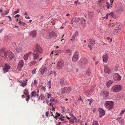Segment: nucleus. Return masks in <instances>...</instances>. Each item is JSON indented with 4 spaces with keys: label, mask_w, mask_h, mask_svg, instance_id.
Wrapping results in <instances>:
<instances>
[{
    "label": "nucleus",
    "mask_w": 125,
    "mask_h": 125,
    "mask_svg": "<svg viewBox=\"0 0 125 125\" xmlns=\"http://www.w3.org/2000/svg\"><path fill=\"white\" fill-rule=\"evenodd\" d=\"M0 55L7 60H12L14 59V54L10 51H8L6 52L5 50L1 49L0 51Z\"/></svg>",
    "instance_id": "obj_1"
},
{
    "label": "nucleus",
    "mask_w": 125,
    "mask_h": 125,
    "mask_svg": "<svg viewBox=\"0 0 125 125\" xmlns=\"http://www.w3.org/2000/svg\"><path fill=\"white\" fill-rule=\"evenodd\" d=\"M122 88V87L120 85H117L113 86L111 90L114 93H117L121 91Z\"/></svg>",
    "instance_id": "obj_2"
},
{
    "label": "nucleus",
    "mask_w": 125,
    "mask_h": 125,
    "mask_svg": "<svg viewBox=\"0 0 125 125\" xmlns=\"http://www.w3.org/2000/svg\"><path fill=\"white\" fill-rule=\"evenodd\" d=\"M114 105V102L112 101L105 102V106L106 108L108 109H111L113 108Z\"/></svg>",
    "instance_id": "obj_3"
},
{
    "label": "nucleus",
    "mask_w": 125,
    "mask_h": 125,
    "mask_svg": "<svg viewBox=\"0 0 125 125\" xmlns=\"http://www.w3.org/2000/svg\"><path fill=\"white\" fill-rule=\"evenodd\" d=\"M34 51L36 53L39 54H41L43 52L42 48L38 44H37L35 46Z\"/></svg>",
    "instance_id": "obj_4"
},
{
    "label": "nucleus",
    "mask_w": 125,
    "mask_h": 125,
    "mask_svg": "<svg viewBox=\"0 0 125 125\" xmlns=\"http://www.w3.org/2000/svg\"><path fill=\"white\" fill-rule=\"evenodd\" d=\"M113 77L115 80L119 81L121 79V76L118 73H116L113 75Z\"/></svg>",
    "instance_id": "obj_5"
},
{
    "label": "nucleus",
    "mask_w": 125,
    "mask_h": 125,
    "mask_svg": "<svg viewBox=\"0 0 125 125\" xmlns=\"http://www.w3.org/2000/svg\"><path fill=\"white\" fill-rule=\"evenodd\" d=\"M78 55L79 53L78 52H76L74 53V54L72 58L73 62H75L77 61L78 59Z\"/></svg>",
    "instance_id": "obj_6"
},
{
    "label": "nucleus",
    "mask_w": 125,
    "mask_h": 125,
    "mask_svg": "<svg viewBox=\"0 0 125 125\" xmlns=\"http://www.w3.org/2000/svg\"><path fill=\"white\" fill-rule=\"evenodd\" d=\"M89 43L88 45V47L90 48V49L91 50L92 49V46H93L95 44V41L94 40L89 39Z\"/></svg>",
    "instance_id": "obj_7"
},
{
    "label": "nucleus",
    "mask_w": 125,
    "mask_h": 125,
    "mask_svg": "<svg viewBox=\"0 0 125 125\" xmlns=\"http://www.w3.org/2000/svg\"><path fill=\"white\" fill-rule=\"evenodd\" d=\"M24 65L23 61L22 60H20L17 66V68L19 70H21V69L23 67Z\"/></svg>",
    "instance_id": "obj_8"
},
{
    "label": "nucleus",
    "mask_w": 125,
    "mask_h": 125,
    "mask_svg": "<svg viewBox=\"0 0 125 125\" xmlns=\"http://www.w3.org/2000/svg\"><path fill=\"white\" fill-rule=\"evenodd\" d=\"M10 68V67L9 65L7 64H5V67L3 69V71L4 73H6L8 72Z\"/></svg>",
    "instance_id": "obj_9"
},
{
    "label": "nucleus",
    "mask_w": 125,
    "mask_h": 125,
    "mask_svg": "<svg viewBox=\"0 0 125 125\" xmlns=\"http://www.w3.org/2000/svg\"><path fill=\"white\" fill-rule=\"evenodd\" d=\"M57 36V34L55 33L54 31H52L49 33V37L50 38H52L54 37H56Z\"/></svg>",
    "instance_id": "obj_10"
},
{
    "label": "nucleus",
    "mask_w": 125,
    "mask_h": 125,
    "mask_svg": "<svg viewBox=\"0 0 125 125\" xmlns=\"http://www.w3.org/2000/svg\"><path fill=\"white\" fill-rule=\"evenodd\" d=\"M57 65L58 67L61 68L64 66V62L62 60L60 61L57 63Z\"/></svg>",
    "instance_id": "obj_11"
},
{
    "label": "nucleus",
    "mask_w": 125,
    "mask_h": 125,
    "mask_svg": "<svg viewBox=\"0 0 125 125\" xmlns=\"http://www.w3.org/2000/svg\"><path fill=\"white\" fill-rule=\"evenodd\" d=\"M109 92L108 91H104L103 93V95L104 98L105 99H106L108 96Z\"/></svg>",
    "instance_id": "obj_12"
},
{
    "label": "nucleus",
    "mask_w": 125,
    "mask_h": 125,
    "mask_svg": "<svg viewBox=\"0 0 125 125\" xmlns=\"http://www.w3.org/2000/svg\"><path fill=\"white\" fill-rule=\"evenodd\" d=\"M102 58L103 62H106L108 60V55L107 54H105L103 56Z\"/></svg>",
    "instance_id": "obj_13"
},
{
    "label": "nucleus",
    "mask_w": 125,
    "mask_h": 125,
    "mask_svg": "<svg viewBox=\"0 0 125 125\" xmlns=\"http://www.w3.org/2000/svg\"><path fill=\"white\" fill-rule=\"evenodd\" d=\"M66 81L64 78H62L60 80V84L61 85L63 86L66 82Z\"/></svg>",
    "instance_id": "obj_14"
},
{
    "label": "nucleus",
    "mask_w": 125,
    "mask_h": 125,
    "mask_svg": "<svg viewBox=\"0 0 125 125\" xmlns=\"http://www.w3.org/2000/svg\"><path fill=\"white\" fill-rule=\"evenodd\" d=\"M47 70V68L46 67L42 68L40 70V72L42 75H43L44 73L46 72Z\"/></svg>",
    "instance_id": "obj_15"
},
{
    "label": "nucleus",
    "mask_w": 125,
    "mask_h": 125,
    "mask_svg": "<svg viewBox=\"0 0 125 125\" xmlns=\"http://www.w3.org/2000/svg\"><path fill=\"white\" fill-rule=\"evenodd\" d=\"M37 35L36 31L35 30H33L31 32L30 34V35L32 37H35Z\"/></svg>",
    "instance_id": "obj_16"
},
{
    "label": "nucleus",
    "mask_w": 125,
    "mask_h": 125,
    "mask_svg": "<svg viewBox=\"0 0 125 125\" xmlns=\"http://www.w3.org/2000/svg\"><path fill=\"white\" fill-rule=\"evenodd\" d=\"M105 113V112L104 110H99V117H100L104 115Z\"/></svg>",
    "instance_id": "obj_17"
},
{
    "label": "nucleus",
    "mask_w": 125,
    "mask_h": 125,
    "mask_svg": "<svg viewBox=\"0 0 125 125\" xmlns=\"http://www.w3.org/2000/svg\"><path fill=\"white\" fill-rule=\"evenodd\" d=\"M104 71L105 73L108 74L110 72V70L107 66H106L104 67Z\"/></svg>",
    "instance_id": "obj_18"
},
{
    "label": "nucleus",
    "mask_w": 125,
    "mask_h": 125,
    "mask_svg": "<svg viewBox=\"0 0 125 125\" xmlns=\"http://www.w3.org/2000/svg\"><path fill=\"white\" fill-rule=\"evenodd\" d=\"M40 54L35 53H33V58L34 60H37L40 57Z\"/></svg>",
    "instance_id": "obj_19"
},
{
    "label": "nucleus",
    "mask_w": 125,
    "mask_h": 125,
    "mask_svg": "<svg viewBox=\"0 0 125 125\" xmlns=\"http://www.w3.org/2000/svg\"><path fill=\"white\" fill-rule=\"evenodd\" d=\"M38 97L39 96V94H37L36 92L35 91H32L31 93V97H35L36 96V95Z\"/></svg>",
    "instance_id": "obj_20"
},
{
    "label": "nucleus",
    "mask_w": 125,
    "mask_h": 125,
    "mask_svg": "<svg viewBox=\"0 0 125 125\" xmlns=\"http://www.w3.org/2000/svg\"><path fill=\"white\" fill-rule=\"evenodd\" d=\"M78 33L77 31H76L75 33L73 35V36L72 37V39H71V40L72 41V40H73L75 39V37L78 35Z\"/></svg>",
    "instance_id": "obj_21"
},
{
    "label": "nucleus",
    "mask_w": 125,
    "mask_h": 125,
    "mask_svg": "<svg viewBox=\"0 0 125 125\" xmlns=\"http://www.w3.org/2000/svg\"><path fill=\"white\" fill-rule=\"evenodd\" d=\"M56 115H55V116H54V117L55 118L59 119V117L61 118L62 116V115H61V114H59L57 112L56 113Z\"/></svg>",
    "instance_id": "obj_22"
},
{
    "label": "nucleus",
    "mask_w": 125,
    "mask_h": 125,
    "mask_svg": "<svg viewBox=\"0 0 125 125\" xmlns=\"http://www.w3.org/2000/svg\"><path fill=\"white\" fill-rule=\"evenodd\" d=\"M113 83V81L111 80L109 81L106 83V85L108 87H109Z\"/></svg>",
    "instance_id": "obj_23"
},
{
    "label": "nucleus",
    "mask_w": 125,
    "mask_h": 125,
    "mask_svg": "<svg viewBox=\"0 0 125 125\" xmlns=\"http://www.w3.org/2000/svg\"><path fill=\"white\" fill-rule=\"evenodd\" d=\"M27 80H26L23 81L20 85L22 87H24L26 85H27Z\"/></svg>",
    "instance_id": "obj_24"
},
{
    "label": "nucleus",
    "mask_w": 125,
    "mask_h": 125,
    "mask_svg": "<svg viewBox=\"0 0 125 125\" xmlns=\"http://www.w3.org/2000/svg\"><path fill=\"white\" fill-rule=\"evenodd\" d=\"M116 120L118 121L119 123L121 124H123L124 120L122 119L121 118H118Z\"/></svg>",
    "instance_id": "obj_25"
},
{
    "label": "nucleus",
    "mask_w": 125,
    "mask_h": 125,
    "mask_svg": "<svg viewBox=\"0 0 125 125\" xmlns=\"http://www.w3.org/2000/svg\"><path fill=\"white\" fill-rule=\"evenodd\" d=\"M23 93L26 96H28L29 95V93L28 90L26 88L24 90Z\"/></svg>",
    "instance_id": "obj_26"
},
{
    "label": "nucleus",
    "mask_w": 125,
    "mask_h": 125,
    "mask_svg": "<svg viewBox=\"0 0 125 125\" xmlns=\"http://www.w3.org/2000/svg\"><path fill=\"white\" fill-rule=\"evenodd\" d=\"M15 50L18 52H20L21 51L22 49L21 47H18L17 48H15Z\"/></svg>",
    "instance_id": "obj_27"
},
{
    "label": "nucleus",
    "mask_w": 125,
    "mask_h": 125,
    "mask_svg": "<svg viewBox=\"0 0 125 125\" xmlns=\"http://www.w3.org/2000/svg\"><path fill=\"white\" fill-rule=\"evenodd\" d=\"M37 63V62L36 61H33L29 63V65L30 66H31L33 65H35Z\"/></svg>",
    "instance_id": "obj_28"
},
{
    "label": "nucleus",
    "mask_w": 125,
    "mask_h": 125,
    "mask_svg": "<svg viewBox=\"0 0 125 125\" xmlns=\"http://www.w3.org/2000/svg\"><path fill=\"white\" fill-rule=\"evenodd\" d=\"M43 99L44 100L45 99V97L44 95L43 94H41L39 96V100H42Z\"/></svg>",
    "instance_id": "obj_29"
},
{
    "label": "nucleus",
    "mask_w": 125,
    "mask_h": 125,
    "mask_svg": "<svg viewBox=\"0 0 125 125\" xmlns=\"http://www.w3.org/2000/svg\"><path fill=\"white\" fill-rule=\"evenodd\" d=\"M65 88L66 90V92L67 93H69L71 90V89L70 87H66Z\"/></svg>",
    "instance_id": "obj_30"
},
{
    "label": "nucleus",
    "mask_w": 125,
    "mask_h": 125,
    "mask_svg": "<svg viewBox=\"0 0 125 125\" xmlns=\"http://www.w3.org/2000/svg\"><path fill=\"white\" fill-rule=\"evenodd\" d=\"M61 92L62 94L65 93L66 92V90L65 87L62 88L61 89Z\"/></svg>",
    "instance_id": "obj_31"
},
{
    "label": "nucleus",
    "mask_w": 125,
    "mask_h": 125,
    "mask_svg": "<svg viewBox=\"0 0 125 125\" xmlns=\"http://www.w3.org/2000/svg\"><path fill=\"white\" fill-rule=\"evenodd\" d=\"M81 21V23L82 24H85V23L86 21L83 18H81L80 20Z\"/></svg>",
    "instance_id": "obj_32"
},
{
    "label": "nucleus",
    "mask_w": 125,
    "mask_h": 125,
    "mask_svg": "<svg viewBox=\"0 0 125 125\" xmlns=\"http://www.w3.org/2000/svg\"><path fill=\"white\" fill-rule=\"evenodd\" d=\"M81 18H75L74 19L75 22L76 23L78 22L81 20Z\"/></svg>",
    "instance_id": "obj_33"
},
{
    "label": "nucleus",
    "mask_w": 125,
    "mask_h": 125,
    "mask_svg": "<svg viewBox=\"0 0 125 125\" xmlns=\"http://www.w3.org/2000/svg\"><path fill=\"white\" fill-rule=\"evenodd\" d=\"M120 31V30L119 29H115V31L114 32V33L115 34V35H117L119 33Z\"/></svg>",
    "instance_id": "obj_34"
},
{
    "label": "nucleus",
    "mask_w": 125,
    "mask_h": 125,
    "mask_svg": "<svg viewBox=\"0 0 125 125\" xmlns=\"http://www.w3.org/2000/svg\"><path fill=\"white\" fill-rule=\"evenodd\" d=\"M18 24L20 26H24L25 24V23L22 22L21 21H20L18 22Z\"/></svg>",
    "instance_id": "obj_35"
},
{
    "label": "nucleus",
    "mask_w": 125,
    "mask_h": 125,
    "mask_svg": "<svg viewBox=\"0 0 125 125\" xmlns=\"http://www.w3.org/2000/svg\"><path fill=\"white\" fill-rule=\"evenodd\" d=\"M66 53L68 55H69V56H70L71 55V52L70 50H67Z\"/></svg>",
    "instance_id": "obj_36"
},
{
    "label": "nucleus",
    "mask_w": 125,
    "mask_h": 125,
    "mask_svg": "<svg viewBox=\"0 0 125 125\" xmlns=\"http://www.w3.org/2000/svg\"><path fill=\"white\" fill-rule=\"evenodd\" d=\"M88 15V17L90 19H91L93 17V15L91 12H89Z\"/></svg>",
    "instance_id": "obj_37"
},
{
    "label": "nucleus",
    "mask_w": 125,
    "mask_h": 125,
    "mask_svg": "<svg viewBox=\"0 0 125 125\" xmlns=\"http://www.w3.org/2000/svg\"><path fill=\"white\" fill-rule=\"evenodd\" d=\"M28 55L25 54L24 56V60L25 61L27 60L28 59Z\"/></svg>",
    "instance_id": "obj_38"
},
{
    "label": "nucleus",
    "mask_w": 125,
    "mask_h": 125,
    "mask_svg": "<svg viewBox=\"0 0 125 125\" xmlns=\"http://www.w3.org/2000/svg\"><path fill=\"white\" fill-rule=\"evenodd\" d=\"M87 100L89 101H90V102L89 104V105H90L92 103L93 101V100L92 99H87Z\"/></svg>",
    "instance_id": "obj_39"
},
{
    "label": "nucleus",
    "mask_w": 125,
    "mask_h": 125,
    "mask_svg": "<svg viewBox=\"0 0 125 125\" xmlns=\"http://www.w3.org/2000/svg\"><path fill=\"white\" fill-rule=\"evenodd\" d=\"M106 4L107 5V8L108 9L109 8H111L112 6H110V4L109 2H107L106 3Z\"/></svg>",
    "instance_id": "obj_40"
},
{
    "label": "nucleus",
    "mask_w": 125,
    "mask_h": 125,
    "mask_svg": "<svg viewBox=\"0 0 125 125\" xmlns=\"http://www.w3.org/2000/svg\"><path fill=\"white\" fill-rule=\"evenodd\" d=\"M93 125H98V122L97 121H94V122L93 124Z\"/></svg>",
    "instance_id": "obj_41"
},
{
    "label": "nucleus",
    "mask_w": 125,
    "mask_h": 125,
    "mask_svg": "<svg viewBox=\"0 0 125 125\" xmlns=\"http://www.w3.org/2000/svg\"><path fill=\"white\" fill-rule=\"evenodd\" d=\"M109 15L111 16V17H112L113 18L114 16V14L113 12H111L109 14Z\"/></svg>",
    "instance_id": "obj_42"
},
{
    "label": "nucleus",
    "mask_w": 125,
    "mask_h": 125,
    "mask_svg": "<svg viewBox=\"0 0 125 125\" xmlns=\"http://www.w3.org/2000/svg\"><path fill=\"white\" fill-rule=\"evenodd\" d=\"M5 13L4 14L3 13V14L4 15H5L7 14L9 12V10H5Z\"/></svg>",
    "instance_id": "obj_43"
},
{
    "label": "nucleus",
    "mask_w": 125,
    "mask_h": 125,
    "mask_svg": "<svg viewBox=\"0 0 125 125\" xmlns=\"http://www.w3.org/2000/svg\"><path fill=\"white\" fill-rule=\"evenodd\" d=\"M46 94H47V96L48 99L51 96V94H49L48 93H47Z\"/></svg>",
    "instance_id": "obj_44"
},
{
    "label": "nucleus",
    "mask_w": 125,
    "mask_h": 125,
    "mask_svg": "<svg viewBox=\"0 0 125 125\" xmlns=\"http://www.w3.org/2000/svg\"><path fill=\"white\" fill-rule=\"evenodd\" d=\"M124 112H125L124 110L122 111H121V112L120 114V116H121L122 115V114L124 113Z\"/></svg>",
    "instance_id": "obj_45"
},
{
    "label": "nucleus",
    "mask_w": 125,
    "mask_h": 125,
    "mask_svg": "<svg viewBox=\"0 0 125 125\" xmlns=\"http://www.w3.org/2000/svg\"><path fill=\"white\" fill-rule=\"evenodd\" d=\"M59 119L61 120V121H64V117H63V116H62V117H61V118H59Z\"/></svg>",
    "instance_id": "obj_46"
},
{
    "label": "nucleus",
    "mask_w": 125,
    "mask_h": 125,
    "mask_svg": "<svg viewBox=\"0 0 125 125\" xmlns=\"http://www.w3.org/2000/svg\"><path fill=\"white\" fill-rule=\"evenodd\" d=\"M53 110H52L51 111H52V112H51V116H53V117H54V116H55V115H53V112H54V111Z\"/></svg>",
    "instance_id": "obj_47"
},
{
    "label": "nucleus",
    "mask_w": 125,
    "mask_h": 125,
    "mask_svg": "<svg viewBox=\"0 0 125 125\" xmlns=\"http://www.w3.org/2000/svg\"><path fill=\"white\" fill-rule=\"evenodd\" d=\"M74 20V19H72V21L70 22V23L71 24H73V22L75 21Z\"/></svg>",
    "instance_id": "obj_48"
},
{
    "label": "nucleus",
    "mask_w": 125,
    "mask_h": 125,
    "mask_svg": "<svg viewBox=\"0 0 125 125\" xmlns=\"http://www.w3.org/2000/svg\"><path fill=\"white\" fill-rule=\"evenodd\" d=\"M107 39L109 41L110 40L111 42H112V39L111 38H110L109 37H108L107 38Z\"/></svg>",
    "instance_id": "obj_49"
},
{
    "label": "nucleus",
    "mask_w": 125,
    "mask_h": 125,
    "mask_svg": "<svg viewBox=\"0 0 125 125\" xmlns=\"http://www.w3.org/2000/svg\"><path fill=\"white\" fill-rule=\"evenodd\" d=\"M6 17H8L9 18V19L10 20V21H12V20L11 18V17L10 16H6Z\"/></svg>",
    "instance_id": "obj_50"
},
{
    "label": "nucleus",
    "mask_w": 125,
    "mask_h": 125,
    "mask_svg": "<svg viewBox=\"0 0 125 125\" xmlns=\"http://www.w3.org/2000/svg\"><path fill=\"white\" fill-rule=\"evenodd\" d=\"M54 98H52L50 100V101L51 102H53L54 100Z\"/></svg>",
    "instance_id": "obj_51"
},
{
    "label": "nucleus",
    "mask_w": 125,
    "mask_h": 125,
    "mask_svg": "<svg viewBox=\"0 0 125 125\" xmlns=\"http://www.w3.org/2000/svg\"><path fill=\"white\" fill-rule=\"evenodd\" d=\"M27 97L28 98L26 100V101H28L30 99V97L29 96H27Z\"/></svg>",
    "instance_id": "obj_52"
},
{
    "label": "nucleus",
    "mask_w": 125,
    "mask_h": 125,
    "mask_svg": "<svg viewBox=\"0 0 125 125\" xmlns=\"http://www.w3.org/2000/svg\"><path fill=\"white\" fill-rule=\"evenodd\" d=\"M19 9L17 10L16 11H14V14H16V13H19Z\"/></svg>",
    "instance_id": "obj_53"
},
{
    "label": "nucleus",
    "mask_w": 125,
    "mask_h": 125,
    "mask_svg": "<svg viewBox=\"0 0 125 125\" xmlns=\"http://www.w3.org/2000/svg\"><path fill=\"white\" fill-rule=\"evenodd\" d=\"M49 112L48 111L46 113V115L47 117H48L49 116Z\"/></svg>",
    "instance_id": "obj_54"
},
{
    "label": "nucleus",
    "mask_w": 125,
    "mask_h": 125,
    "mask_svg": "<svg viewBox=\"0 0 125 125\" xmlns=\"http://www.w3.org/2000/svg\"><path fill=\"white\" fill-rule=\"evenodd\" d=\"M36 69H37V68H36L35 69L33 70H32V73L33 74H34V73H36L35 71H36Z\"/></svg>",
    "instance_id": "obj_55"
},
{
    "label": "nucleus",
    "mask_w": 125,
    "mask_h": 125,
    "mask_svg": "<svg viewBox=\"0 0 125 125\" xmlns=\"http://www.w3.org/2000/svg\"><path fill=\"white\" fill-rule=\"evenodd\" d=\"M51 80L49 81L48 82V83L49 85H51Z\"/></svg>",
    "instance_id": "obj_56"
},
{
    "label": "nucleus",
    "mask_w": 125,
    "mask_h": 125,
    "mask_svg": "<svg viewBox=\"0 0 125 125\" xmlns=\"http://www.w3.org/2000/svg\"><path fill=\"white\" fill-rule=\"evenodd\" d=\"M86 75H89L90 74V73L89 72H87L86 73Z\"/></svg>",
    "instance_id": "obj_57"
},
{
    "label": "nucleus",
    "mask_w": 125,
    "mask_h": 125,
    "mask_svg": "<svg viewBox=\"0 0 125 125\" xmlns=\"http://www.w3.org/2000/svg\"><path fill=\"white\" fill-rule=\"evenodd\" d=\"M42 88L44 90H45L46 89L45 87L44 86H42Z\"/></svg>",
    "instance_id": "obj_58"
},
{
    "label": "nucleus",
    "mask_w": 125,
    "mask_h": 125,
    "mask_svg": "<svg viewBox=\"0 0 125 125\" xmlns=\"http://www.w3.org/2000/svg\"><path fill=\"white\" fill-rule=\"evenodd\" d=\"M34 83L35 84H36L37 83V81L36 79L34 80Z\"/></svg>",
    "instance_id": "obj_59"
},
{
    "label": "nucleus",
    "mask_w": 125,
    "mask_h": 125,
    "mask_svg": "<svg viewBox=\"0 0 125 125\" xmlns=\"http://www.w3.org/2000/svg\"><path fill=\"white\" fill-rule=\"evenodd\" d=\"M51 22L52 23V24L53 25H54L55 24V22H54V21H51Z\"/></svg>",
    "instance_id": "obj_60"
},
{
    "label": "nucleus",
    "mask_w": 125,
    "mask_h": 125,
    "mask_svg": "<svg viewBox=\"0 0 125 125\" xmlns=\"http://www.w3.org/2000/svg\"><path fill=\"white\" fill-rule=\"evenodd\" d=\"M20 16V15L18 14H17L16 16H15V18H17V17H19Z\"/></svg>",
    "instance_id": "obj_61"
},
{
    "label": "nucleus",
    "mask_w": 125,
    "mask_h": 125,
    "mask_svg": "<svg viewBox=\"0 0 125 125\" xmlns=\"http://www.w3.org/2000/svg\"><path fill=\"white\" fill-rule=\"evenodd\" d=\"M61 108L62 109H64L65 108V107L64 106H61Z\"/></svg>",
    "instance_id": "obj_62"
},
{
    "label": "nucleus",
    "mask_w": 125,
    "mask_h": 125,
    "mask_svg": "<svg viewBox=\"0 0 125 125\" xmlns=\"http://www.w3.org/2000/svg\"><path fill=\"white\" fill-rule=\"evenodd\" d=\"M120 23H116V25H117V26H118L119 27V26L120 25Z\"/></svg>",
    "instance_id": "obj_63"
},
{
    "label": "nucleus",
    "mask_w": 125,
    "mask_h": 125,
    "mask_svg": "<svg viewBox=\"0 0 125 125\" xmlns=\"http://www.w3.org/2000/svg\"><path fill=\"white\" fill-rule=\"evenodd\" d=\"M78 2V0H77L75 1L74 2V3L76 4H77Z\"/></svg>",
    "instance_id": "obj_64"
}]
</instances>
